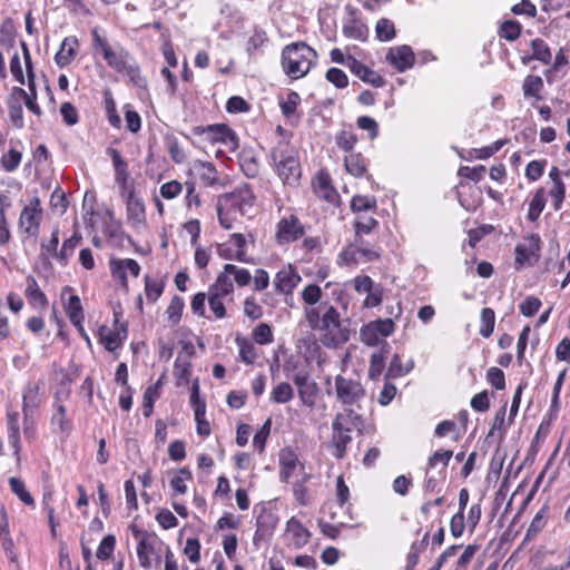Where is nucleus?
Masks as SVG:
<instances>
[{
  "label": "nucleus",
  "mask_w": 570,
  "mask_h": 570,
  "mask_svg": "<svg viewBox=\"0 0 570 570\" xmlns=\"http://www.w3.org/2000/svg\"><path fill=\"white\" fill-rule=\"evenodd\" d=\"M412 367H413L412 361H410L406 366H403L401 356L399 354H394L391 360L390 366L387 368L386 376L387 377L403 376V375L407 374L412 370Z\"/></svg>",
  "instance_id": "nucleus-47"
},
{
  "label": "nucleus",
  "mask_w": 570,
  "mask_h": 570,
  "mask_svg": "<svg viewBox=\"0 0 570 570\" xmlns=\"http://www.w3.org/2000/svg\"><path fill=\"white\" fill-rule=\"evenodd\" d=\"M225 272H227L229 276H234L236 284L240 287L248 285L253 278L246 268L237 267L233 264H226Z\"/></svg>",
  "instance_id": "nucleus-49"
},
{
  "label": "nucleus",
  "mask_w": 570,
  "mask_h": 570,
  "mask_svg": "<svg viewBox=\"0 0 570 570\" xmlns=\"http://www.w3.org/2000/svg\"><path fill=\"white\" fill-rule=\"evenodd\" d=\"M316 59V51L306 43H291L282 51V68L291 79H299L308 73Z\"/></svg>",
  "instance_id": "nucleus-4"
},
{
  "label": "nucleus",
  "mask_w": 570,
  "mask_h": 570,
  "mask_svg": "<svg viewBox=\"0 0 570 570\" xmlns=\"http://www.w3.org/2000/svg\"><path fill=\"white\" fill-rule=\"evenodd\" d=\"M91 36L94 48L102 53L110 68L117 72H125L135 86L141 87L145 85V79L140 75L138 65L132 61L130 53L126 49L112 50L108 40L100 36L97 28L92 29Z\"/></svg>",
  "instance_id": "nucleus-3"
},
{
  "label": "nucleus",
  "mask_w": 570,
  "mask_h": 570,
  "mask_svg": "<svg viewBox=\"0 0 570 570\" xmlns=\"http://www.w3.org/2000/svg\"><path fill=\"white\" fill-rule=\"evenodd\" d=\"M127 215L130 220L141 223L145 219V204L130 190L127 196Z\"/></svg>",
  "instance_id": "nucleus-25"
},
{
  "label": "nucleus",
  "mask_w": 570,
  "mask_h": 570,
  "mask_svg": "<svg viewBox=\"0 0 570 570\" xmlns=\"http://www.w3.org/2000/svg\"><path fill=\"white\" fill-rule=\"evenodd\" d=\"M66 313L71 323L83 321L82 305L78 295H71L66 304Z\"/></svg>",
  "instance_id": "nucleus-45"
},
{
  "label": "nucleus",
  "mask_w": 570,
  "mask_h": 570,
  "mask_svg": "<svg viewBox=\"0 0 570 570\" xmlns=\"http://www.w3.org/2000/svg\"><path fill=\"white\" fill-rule=\"evenodd\" d=\"M543 88V80L540 76L529 75L524 78L522 90L524 97H534L540 100V91Z\"/></svg>",
  "instance_id": "nucleus-36"
},
{
  "label": "nucleus",
  "mask_w": 570,
  "mask_h": 570,
  "mask_svg": "<svg viewBox=\"0 0 570 570\" xmlns=\"http://www.w3.org/2000/svg\"><path fill=\"white\" fill-rule=\"evenodd\" d=\"M495 314L490 307H484L481 311V326L480 335L483 337H490L494 330Z\"/></svg>",
  "instance_id": "nucleus-42"
},
{
  "label": "nucleus",
  "mask_w": 570,
  "mask_h": 570,
  "mask_svg": "<svg viewBox=\"0 0 570 570\" xmlns=\"http://www.w3.org/2000/svg\"><path fill=\"white\" fill-rule=\"evenodd\" d=\"M363 426L362 416L351 407H346L342 413H337L332 423V430L342 429L345 432L354 430L362 432Z\"/></svg>",
  "instance_id": "nucleus-16"
},
{
  "label": "nucleus",
  "mask_w": 570,
  "mask_h": 570,
  "mask_svg": "<svg viewBox=\"0 0 570 570\" xmlns=\"http://www.w3.org/2000/svg\"><path fill=\"white\" fill-rule=\"evenodd\" d=\"M305 226L301 219L294 215L282 217L276 224L275 242L281 245L292 244L305 235Z\"/></svg>",
  "instance_id": "nucleus-9"
},
{
  "label": "nucleus",
  "mask_w": 570,
  "mask_h": 570,
  "mask_svg": "<svg viewBox=\"0 0 570 570\" xmlns=\"http://www.w3.org/2000/svg\"><path fill=\"white\" fill-rule=\"evenodd\" d=\"M281 462V480L282 481H288V479L293 475L294 471L298 466V459L297 455L291 451H282L279 456Z\"/></svg>",
  "instance_id": "nucleus-26"
},
{
  "label": "nucleus",
  "mask_w": 570,
  "mask_h": 570,
  "mask_svg": "<svg viewBox=\"0 0 570 570\" xmlns=\"http://www.w3.org/2000/svg\"><path fill=\"white\" fill-rule=\"evenodd\" d=\"M271 158L284 184L295 185L298 183L302 175L299 160L296 151L288 144H277L271 151Z\"/></svg>",
  "instance_id": "nucleus-5"
},
{
  "label": "nucleus",
  "mask_w": 570,
  "mask_h": 570,
  "mask_svg": "<svg viewBox=\"0 0 570 570\" xmlns=\"http://www.w3.org/2000/svg\"><path fill=\"white\" fill-rule=\"evenodd\" d=\"M163 283L153 279L150 276H145V294L149 303H155L163 294Z\"/></svg>",
  "instance_id": "nucleus-51"
},
{
  "label": "nucleus",
  "mask_w": 570,
  "mask_h": 570,
  "mask_svg": "<svg viewBox=\"0 0 570 570\" xmlns=\"http://www.w3.org/2000/svg\"><path fill=\"white\" fill-rule=\"evenodd\" d=\"M9 117L17 128L23 127V110L17 99H11L8 104Z\"/></svg>",
  "instance_id": "nucleus-60"
},
{
  "label": "nucleus",
  "mask_w": 570,
  "mask_h": 570,
  "mask_svg": "<svg viewBox=\"0 0 570 570\" xmlns=\"http://www.w3.org/2000/svg\"><path fill=\"white\" fill-rule=\"evenodd\" d=\"M236 342L239 346V356L240 360L246 364H253L257 357L256 348L253 343L248 342L245 338H236Z\"/></svg>",
  "instance_id": "nucleus-52"
},
{
  "label": "nucleus",
  "mask_w": 570,
  "mask_h": 570,
  "mask_svg": "<svg viewBox=\"0 0 570 570\" xmlns=\"http://www.w3.org/2000/svg\"><path fill=\"white\" fill-rule=\"evenodd\" d=\"M541 248V239L538 234H530L523 238L522 243L515 246V263L523 264L530 259H537Z\"/></svg>",
  "instance_id": "nucleus-14"
},
{
  "label": "nucleus",
  "mask_w": 570,
  "mask_h": 570,
  "mask_svg": "<svg viewBox=\"0 0 570 570\" xmlns=\"http://www.w3.org/2000/svg\"><path fill=\"white\" fill-rule=\"evenodd\" d=\"M116 544V538L112 534H109L102 539L100 542L96 556L100 560H107L111 557Z\"/></svg>",
  "instance_id": "nucleus-58"
},
{
  "label": "nucleus",
  "mask_w": 570,
  "mask_h": 570,
  "mask_svg": "<svg viewBox=\"0 0 570 570\" xmlns=\"http://www.w3.org/2000/svg\"><path fill=\"white\" fill-rule=\"evenodd\" d=\"M301 282V276L298 273L292 268V266H287L277 272L274 285L278 293L282 294H292L293 289Z\"/></svg>",
  "instance_id": "nucleus-17"
},
{
  "label": "nucleus",
  "mask_w": 570,
  "mask_h": 570,
  "mask_svg": "<svg viewBox=\"0 0 570 570\" xmlns=\"http://www.w3.org/2000/svg\"><path fill=\"white\" fill-rule=\"evenodd\" d=\"M255 199L254 191L247 184L239 186L232 193L219 196L216 210L220 226L225 229H232L239 217L249 216Z\"/></svg>",
  "instance_id": "nucleus-2"
},
{
  "label": "nucleus",
  "mask_w": 570,
  "mask_h": 570,
  "mask_svg": "<svg viewBox=\"0 0 570 570\" xmlns=\"http://www.w3.org/2000/svg\"><path fill=\"white\" fill-rule=\"evenodd\" d=\"M386 60L397 71L403 72L414 65L415 56L411 47L403 45L391 48L386 53Z\"/></svg>",
  "instance_id": "nucleus-15"
},
{
  "label": "nucleus",
  "mask_w": 570,
  "mask_h": 570,
  "mask_svg": "<svg viewBox=\"0 0 570 570\" xmlns=\"http://www.w3.org/2000/svg\"><path fill=\"white\" fill-rule=\"evenodd\" d=\"M375 32L380 41H390L395 37L394 23L387 18H382L376 22Z\"/></svg>",
  "instance_id": "nucleus-43"
},
{
  "label": "nucleus",
  "mask_w": 570,
  "mask_h": 570,
  "mask_svg": "<svg viewBox=\"0 0 570 570\" xmlns=\"http://www.w3.org/2000/svg\"><path fill=\"white\" fill-rule=\"evenodd\" d=\"M40 386L37 383H28L22 395L23 434L27 440H33L37 425L33 419L35 410L40 405Z\"/></svg>",
  "instance_id": "nucleus-7"
},
{
  "label": "nucleus",
  "mask_w": 570,
  "mask_h": 570,
  "mask_svg": "<svg viewBox=\"0 0 570 570\" xmlns=\"http://www.w3.org/2000/svg\"><path fill=\"white\" fill-rule=\"evenodd\" d=\"M351 208L354 213L366 214L376 208V200L373 197L356 195L352 198Z\"/></svg>",
  "instance_id": "nucleus-46"
},
{
  "label": "nucleus",
  "mask_w": 570,
  "mask_h": 570,
  "mask_svg": "<svg viewBox=\"0 0 570 570\" xmlns=\"http://www.w3.org/2000/svg\"><path fill=\"white\" fill-rule=\"evenodd\" d=\"M325 78L328 82L333 83L336 88L343 89L348 85V78L346 73L338 68H330L326 71Z\"/></svg>",
  "instance_id": "nucleus-56"
},
{
  "label": "nucleus",
  "mask_w": 570,
  "mask_h": 570,
  "mask_svg": "<svg viewBox=\"0 0 570 570\" xmlns=\"http://www.w3.org/2000/svg\"><path fill=\"white\" fill-rule=\"evenodd\" d=\"M109 153H110L112 166H114L115 174H116V181L122 188H126L127 180L129 177L127 163L117 149H110Z\"/></svg>",
  "instance_id": "nucleus-27"
},
{
  "label": "nucleus",
  "mask_w": 570,
  "mask_h": 570,
  "mask_svg": "<svg viewBox=\"0 0 570 570\" xmlns=\"http://www.w3.org/2000/svg\"><path fill=\"white\" fill-rule=\"evenodd\" d=\"M487 381L497 390L505 389V376L499 367L492 366L487 371Z\"/></svg>",
  "instance_id": "nucleus-59"
},
{
  "label": "nucleus",
  "mask_w": 570,
  "mask_h": 570,
  "mask_svg": "<svg viewBox=\"0 0 570 570\" xmlns=\"http://www.w3.org/2000/svg\"><path fill=\"white\" fill-rule=\"evenodd\" d=\"M286 530L292 535V542L296 548H302L308 543L309 531L295 518L287 521Z\"/></svg>",
  "instance_id": "nucleus-23"
},
{
  "label": "nucleus",
  "mask_w": 570,
  "mask_h": 570,
  "mask_svg": "<svg viewBox=\"0 0 570 570\" xmlns=\"http://www.w3.org/2000/svg\"><path fill=\"white\" fill-rule=\"evenodd\" d=\"M315 193L318 197L325 199L330 204H337L340 195L336 189L331 185V179L327 174H320L314 185Z\"/></svg>",
  "instance_id": "nucleus-20"
},
{
  "label": "nucleus",
  "mask_w": 570,
  "mask_h": 570,
  "mask_svg": "<svg viewBox=\"0 0 570 570\" xmlns=\"http://www.w3.org/2000/svg\"><path fill=\"white\" fill-rule=\"evenodd\" d=\"M304 316L311 330L320 333L324 346L333 348L348 341L350 331L342 325L338 311L328 302H321L317 307H305Z\"/></svg>",
  "instance_id": "nucleus-1"
},
{
  "label": "nucleus",
  "mask_w": 570,
  "mask_h": 570,
  "mask_svg": "<svg viewBox=\"0 0 570 570\" xmlns=\"http://www.w3.org/2000/svg\"><path fill=\"white\" fill-rule=\"evenodd\" d=\"M109 264L112 277L116 278L124 288H128L127 272L134 277H138L140 274V266L132 258H111Z\"/></svg>",
  "instance_id": "nucleus-12"
},
{
  "label": "nucleus",
  "mask_w": 570,
  "mask_h": 570,
  "mask_svg": "<svg viewBox=\"0 0 570 570\" xmlns=\"http://www.w3.org/2000/svg\"><path fill=\"white\" fill-rule=\"evenodd\" d=\"M7 430L8 441L13 449L14 456L19 460L21 443H20V425L19 413L16 411H8L7 413Z\"/></svg>",
  "instance_id": "nucleus-18"
},
{
  "label": "nucleus",
  "mask_w": 570,
  "mask_h": 570,
  "mask_svg": "<svg viewBox=\"0 0 570 570\" xmlns=\"http://www.w3.org/2000/svg\"><path fill=\"white\" fill-rule=\"evenodd\" d=\"M41 204L38 197L30 200V204L26 206L19 217V227L29 236H37L40 228L41 220Z\"/></svg>",
  "instance_id": "nucleus-11"
},
{
  "label": "nucleus",
  "mask_w": 570,
  "mask_h": 570,
  "mask_svg": "<svg viewBox=\"0 0 570 570\" xmlns=\"http://www.w3.org/2000/svg\"><path fill=\"white\" fill-rule=\"evenodd\" d=\"M390 352V345L387 342H383L380 351L375 352L371 356L370 366H368V377L371 380L377 379L384 367H385V360Z\"/></svg>",
  "instance_id": "nucleus-24"
},
{
  "label": "nucleus",
  "mask_w": 570,
  "mask_h": 570,
  "mask_svg": "<svg viewBox=\"0 0 570 570\" xmlns=\"http://www.w3.org/2000/svg\"><path fill=\"white\" fill-rule=\"evenodd\" d=\"M191 480V473L187 469H180L173 473L169 479V487L173 491V495H183L187 490V481Z\"/></svg>",
  "instance_id": "nucleus-30"
},
{
  "label": "nucleus",
  "mask_w": 570,
  "mask_h": 570,
  "mask_svg": "<svg viewBox=\"0 0 570 570\" xmlns=\"http://www.w3.org/2000/svg\"><path fill=\"white\" fill-rule=\"evenodd\" d=\"M346 67L352 73L357 76L362 81L372 85L375 88H381L385 85L384 78L375 70L365 66L356 58L348 56L346 60Z\"/></svg>",
  "instance_id": "nucleus-13"
},
{
  "label": "nucleus",
  "mask_w": 570,
  "mask_h": 570,
  "mask_svg": "<svg viewBox=\"0 0 570 570\" xmlns=\"http://www.w3.org/2000/svg\"><path fill=\"white\" fill-rule=\"evenodd\" d=\"M184 553L187 556L191 563H197L200 560V542L196 538H188L184 548Z\"/></svg>",
  "instance_id": "nucleus-62"
},
{
  "label": "nucleus",
  "mask_w": 570,
  "mask_h": 570,
  "mask_svg": "<svg viewBox=\"0 0 570 570\" xmlns=\"http://www.w3.org/2000/svg\"><path fill=\"white\" fill-rule=\"evenodd\" d=\"M292 380L297 386L298 397L303 405L313 409L316 404L320 387L317 383L312 380L309 372L306 368H301L292 374Z\"/></svg>",
  "instance_id": "nucleus-10"
},
{
  "label": "nucleus",
  "mask_w": 570,
  "mask_h": 570,
  "mask_svg": "<svg viewBox=\"0 0 570 570\" xmlns=\"http://www.w3.org/2000/svg\"><path fill=\"white\" fill-rule=\"evenodd\" d=\"M202 173L199 175L200 180L206 186H215L218 184V174L216 167L212 163H205L202 165Z\"/></svg>",
  "instance_id": "nucleus-57"
},
{
  "label": "nucleus",
  "mask_w": 570,
  "mask_h": 570,
  "mask_svg": "<svg viewBox=\"0 0 570 570\" xmlns=\"http://www.w3.org/2000/svg\"><path fill=\"white\" fill-rule=\"evenodd\" d=\"M352 432H345L342 429L333 430L332 444L334 448V456L342 459L345 454L346 446L352 442Z\"/></svg>",
  "instance_id": "nucleus-32"
},
{
  "label": "nucleus",
  "mask_w": 570,
  "mask_h": 570,
  "mask_svg": "<svg viewBox=\"0 0 570 570\" xmlns=\"http://www.w3.org/2000/svg\"><path fill=\"white\" fill-rule=\"evenodd\" d=\"M336 399L344 406H360L365 397V389L358 379L337 375L335 377Z\"/></svg>",
  "instance_id": "nucleus-8"
},
{
  "label": "nucleus",
  "mask_w": 570,
  "mask_h": 570,
  "mask_svg": "<svg viewBox=\"0 0 570 570\" xmlns=\"http://www.w3.org/2000/svg\"><path fill=\"white\" fill-rule=\"evenodd\" d=\"M344 164L346 170L355 177H361L366 171V160L361 154L350 153L345 156Z\"/></svg>",
  "instance_id": "nucleus-31"
},
{
  "label": "nucleus",
  "mask_w": 570,
  "mask_h": 570,
  "mask_svg": "<svg viewBox=\"0 0 570 570\" xmlns=\"http://www.w3.org/2000/svg\"><path fill=\"white\" fill-rule=\"evenodd\" d=\"M154 552V547L148 540L147 533H141V538L137 544V556L139 563L144 568L150 567V554Z\"/></svg>",
  "instance_id": "nucleus-39"
},
{
  "label": "nucleus",
  "mask_w": 570,
  "mask_h": 570,
  "mask_svg": "<svg viewBox=\"0 0 570 570\" xmlns=\"http://www.w3.org/2000/svg\"><path fill=\"white\" fill-rule=\"evenodd\" d=\"M22 154L19 150L10 149L3 154L0 159V165L3 170L11 173L16 170L21 163Z\"/></svg>",
  "instance_id": "nucleus-50"
},
{
  "label": "nucleus",
  "mask_w": 570,
  "mask_h": 570,
  "mask_svg": "<svg viewBox=\"0 0 570 570\" xmlns=\"http://www.w3.org/2000/svg\"><path fill=\"white\" fill-rule=\"evenodd\" d=\"M544 206H546L544 190H543V188H540L535 191V194L533 195V198L531 199V202L529 204V209H528V215H527L528 219L531 222H535L539 218L542 210L544 209Z\"/></svg>",
  "instance_id": "nucleus-40"
},
{
  "label": "nucleus",
  "mask_w": 570,
  "mask_h": 570,
  "mask_svg": "<svg viewBox=\"0 0 570 570\" xmlns=\"http://www.w3.org/2000/svg\"><path fill=\"white\" fill-rule=\"evenodd\" d=\"M356 141V135L352 131L343 130L336 136V145L345 151L353 153Z\"/></svg>",
  "instance_id": "nucleus-63"
},
{
  "label": "nucleus",
  "mask_w": 570,
  "mask_h": 570,
  "mask_svg": "<svg viewBox=\"0 0 570 570\" xmlns=\"http://www.w3.org/2000/svg\"><path fill=\"white\" fill-rule=\"evenodd\" d=\"M322 295L323 292L318 285L308 284L302 292V299L307 304L306 307H317L316 304L320 303Z\"/></svg>",
  "instance_id": "nucleus-48"
},
{
  "label": "nucleus",
  "mask_w": 570,
  "mask_h": 570,
  "mask_svg": "<svg viewBox=\"0 0 570 570\" xmlns=\"http://www.w3.org/2000/svg\"><path fill=\"white\" fill-rule=\"evenodd\" d=\"M521 35V24L514 20L504 21L500 28V37L508 41L517 40Z\"/></svg>",
  "instance_id": "nucleus-55"
},
{
  "label": "nucleus",
  "mask_w": 570,
  "mask_h": 570,
  "mask_svg": "<svg viewBox=\"0 0 570 570\" xmlns=\"http://www.w3.org/2000/svg\"><path fill=\"white\" fill-rule=\"evenodd\" d=\"M27 285L24 289V295L29 302L35 307L46 308L48 305V299L45 293L40 289L36 278L29 275L26 279Z\"/></svg>",
  "instance_id": "nucleus-22"
},
{
  "label": "nucleus",
  "mask_w": 570,
  "mask_h": 570,
  "mask_svg": "<svg viewBox=\"0 0 570 570\" xmlns=\"http://www.w3.org/2000/svg\"><path fill=\"white\" fill-rule=\"evenodd\" d=\"M301 101V97L296 91H289L284 100L279 102L281 110L286 118H291Z\"/></svg>",
  "instance_id": "nucleus-53"
},
{
  "label": "nucleus",
  "mask_w": 570,
  "mask_h": 570,
  "mask_svg": "<svg viewBox=\"0 0 570 570\" xmlns=\"http://www.w3.org/2000/svg\"><path fill=\"white\" fill-rule=\"evenodd\" d=\"M377 220L367 214H360L355 219V238H362V235L370 234L376 226Z\"/></svg>",
  "instance_id": "nucleus-38"
},
{
  "label": "nucleus",
  "mask_w": 570,
  "mask_h": 570,
  "mask_svg": "<svg viewBox=\"0 0 570 570\" xmlns=\"http://www.w3.org/2000/svg\"><path fill=\"white\" fill-rule=\"evenodd\" d=\"M355 253L358 261L372 262L381 256V250L377 247H367L363 238H355L354 242Z\"/></svg>",
  "instance_id": "nucleus-37"
},
{
  "label": "nucleus",
  "mask_w": 570,
  "mask_h": 570,
  "mask_svg": "<svg viewBox=\"0 0 570 570\" xmlns=\"http://www.w3.org/2000/svg\"><path fill=\"white\" fill-rule=\"evenodd\" d=\"M195 136L204 137L209 144H222L229 153L238 149V137L235 131L226 124H214L208 126H195L191 129Z\"/></svg>",
  "instance_id": "nucleus-6"
},
{
  "label": "nucleus",
  "mask_w": 570,
  "mask_h": 570,
  "mask_svg": "<svg viewBox=\"0 0 570 570\" xmlns=\"http://www.w3.org/2000/svg\"><path fill=\"white\" fill-rule=\"evenodd\" d=\"M190 363L187 360L177 357L174 363V375L177 380V385H185L189 382L190 376Z\"/></svg>",
  "instance_id": "nucleus-44"
},
{
  "label": "nucleus",
  "mask_w": 570,
  "mask_h": 570,
  "mask_svg": "<svg viewBox=\"0 0 570 570\" xmlns=\"http://www.w3.org/2000/svg\"><path fill=\"white\" fill-rule=\"evenodd\" d=\"M361 340L368 346H375L381 342L380 334L374 330L371 322L361 328Z\"/></svg>",
  "instance_id": "nucleus-64"
},
{
  "label": "nucleus",
  "mask_w": 570,
  "mask_h": 570,
  "mask_svg": "<svg viewBox=\"0 0 570 570\" xmlns=\"http://www.w3.org/2000/svg\"><path fill=\"white\" fill-rule=\"evenodd\" d=\"M253 337L256 343L264 345L273 341V332L268 324L261 323L253 332Z\"/></svg>",
  "instance_id": "nucleus-61"
},
{
  "label": "nucleus",
  "mask_w": 570,
  "mask_h": 570,
  "mask_svg": "<svg viewBox=\"0 0 570 570\" xmlns=\"http://www.w3.org/2000/svg\"><path fill=\"white\" fill-rule=\"evenodd\" d=\"M293 397L294 390L292 385L287 382H282L277 384L271 393V400L275 403H287Z\"/></svg>",
  "instance_id": "nucleus-41"
},
{
  "label": "nucleus",
  "mask_w": 570,
  "mask_h": 570,
  "mask_svg": "<svg viewBox=\"0 0 570 570\" xmlns=\"http://www.w3.org/2000/svg\"><path fill=\"white\" fill-rule=\"evenodd\" d=\"M239 166L244 175L248 178H256L259 174L258 160L249 150H243L240 153Z\"/></svg>",
  "instance_id": "nucleus-29"
},
{
  "label": "nucleus",
  "mask_w": 570,
  "mask_h": 570,
  "mask_svg": "<svg viewBox=\"0 0 570 570\" xmlns=\"http://www.w3.org/2000/svg\"><path fill=\"white\" fill-rule=\"evenodd\" d=\"M532 56L534 60L541 61L544 65L550 63L552 55L547 42L541 38H535L531 41Z\"/></svg>",
  "instance_id": "nucleus-35"
},
{
  "label": "nucleus",
  "mask_w": 570,
  "mask_h": 570,
  "mask_svg": "<svg viewBox=\"0 0 570 570\" xmlns=\"http://www.w3.org/2000/svg\"><path fill=\"white\" fill-rule=\"evenodd\" d=\"M233 289L234 285L230 276L227 272L224 271L217 276L215 283L209 286L208 292L225 297L229 295Z\"/></svg>",
  "instance_id": "nucleus-34"
},
{
  "label": "nucleus",
  "mask_w": 570,
  "mask_h": 570,
  "mask_svg": "<svg viewBox=\"0 0 570 570\" xmlns=\"http://www.w3.org/2000/svg\"><path fill=\"white\" fill-rule=\"evenodd\" d=\"M184 306H185L184 299L180 296L175 295L171 298V301L166 309V314H167L168 320L173 324L179 323V321L181 318Z\"/></svg>",
  "instance_id": "nucleus-54"
},
{
  "label": "nucleus",
  "mask_w": 570,
  "mask_h": 570,
  "mask_svg": "<svg viewBox=\"0 0 570 570\" xmlns=\"http://www.w3.org/2000/svg\"><path fill=\"white\" fill-rule=\"evenodd\" d=\"M78 40L76 37H67L62 40L59 51L55 56L56 63L63 68L68 66L76 57Z\"/></svg>",
  "instance_id": "nucleus-19"
},
{
  "label": "nucleus",
  "mask_w": 570,
  "mask_h": 570,
  "mask_svg": "<svg viewBox=\"0 0 570 570\" xmlns=\"http://www.w3.org/2000/svg\"><path fill=\"white\" fill-rule=\"evenodd\" d=\"M100 336L106 350L115 351L119 346H121V344L126 340L127 327L126 325L121 324L119 328L115 331H109L107 327L102 326L100 328Z\"/></svg>",
  "instance_id": "nucleus-21"
},
{
  "label": "nucleus",
  "mask_w": 570,
  "mask_h": 570,
  "mask_svg": "<svg viewBox=\"0 0 570 570\" xmlns=\"http://www.w3.org/2000/svg\"><path fill=\"white\" fill-rule=\"evenodd\" d=\"M56 412L51 417V424L57 425L60 433L69 435L72 430V423L67 419L66 406L61 403H56Z\"/></svg>",
  "instance_id": "nucleus-33"
},
{
  "label": "nucleus",
  "mask_w": 570,
  "mask_h": 570,
  "mask_svg": "<svg viewBox=\"0 0 570 570\" xmlns=\"http://www.w3.org/2000/svg\"><path fill=\"white\" fill-rule=\"evenodd\" d=\"M82 239L81 235L76 232L71 237L67 238L63 243L59 252L56 253V259L59 262L61 266H66L69 258L73 255L76 247L79 245Z\"/></svg>",
  "instance_id": "nucleus-28"
}]
</instances>
